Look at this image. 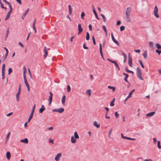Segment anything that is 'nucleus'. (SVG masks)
I'll return each instance as SVG.
<instances>
[{
    "label": "nucleus",
    "instance_id": "69168bd1",
    "mask_svg": "<svg viewBox=\"0 0 161 161\" xmlns=\"http://www.w3.org/2000/svg\"><path fill=\"white\" fill-rule=\"evenodd\" d=\"M4 2H5L6 4H7L8 5H10V3L9 2H8L7 1H6H6H5Z\"/></svg>",
    "mask_w": 161,
    "mask_h": 161
},
{
    "label": "nucleus",
    "instance_id": "13d9d810",
    "mask_svg": "<svg viewBox=\"0 0 161 161\" xmlns=\"http://www.w3.org/2000/svg\"><path fill=\"white\" fill-rule=\"evenodd\" d=\"M19 44L21 47H24V45L20 42H19Z\"/></svg>",
    "mask_w": 161,
    "mask_h": 161
},
{
    "label": "nucleus",
    "instance_id": "a211bd4d",
    "mask_svg": "<svg viewBox=\"0 0 161 161\" xmlns=\"http://www.w3.org/2000/svg\"><path fill=\"white\" fill-rule=\"evenodd\" d=\"M6 157L8 160H9L11 157V154L9 152H7L6 153Z\"/></svg>",
    "mask_w": 161,
    "mask_h": 161
},
{
    "label": "nucleus",
    "instance_id": "680f3d73",
    "mask_svg": "<svg viewBox=\"0 0 161 161\" xmlns=\"http://www.w3.org/2000/svg\"><path fill=\"white\" fill-rule=\"evenodd\" d=\"M134 51L137 53H140L141 52V51L140 49H137V50H135Z\"/></svg>",
    "mask_w": 161,
    "mask_h": 161
},
{
    "label": "nucleus",
    "instance_id": "864d4df0",
    "mask_svg": "<svg viewBox=\"0 0 161 161\" xmlns=\"http://www.w3.org/2000/svg\"><path fill=\"white\" fill-rule=\"evenodd\" d=\"M2 79H4L5 78V73L2 72Z\"/></svg>",
    "mask_w": 161,
    "mask_h": 161
},
{
    "label": "nucleus",
    "instance_id": "ea45409f",
    "mask_svg": "<svg viewBox=\"0 0 161 161\" xmlns=\"http://www.w3.org/2000/svg\"><path fill=\"white\" fill-rule=\"evenodd\" d=\"M92 40H93V44L94 45H96V41H95V38L94 36H93L92 37Z\"/></svg>",
    "mask_w": 161,
    "mask_h": 161
},
{
    "label": "nucleus",
    "instance_id": "0eeeda50",
    "mask_svg": "<svg viewBox=\"0 0 161 161\" xmlns=\"http://www.w3.org/2000/svg\"><path fill=\"white\" fill-rule=\"evenodd\" d=\"M108 60L111 63H114L115 67L118 69L119 70H120V68L116 61L112 60L111 59H109V58H108Z\"/></svg>",
    "mask_w": 161,
    "mask_h": 161
},
{
    "label": "nucleus",
    "instance_id": "20e7f679",
    "mask_svg": "<svg viewBox=\"0 0 161 161\" xmlns=\"http://www.w3.org/2000/svg\"><path fill=\"white\" fill-rule=\"evenodd\" d=\"M158 7L157 6H155L154 10V16L157 18H158L159 17V15L158 14Z\"/></svg>",
    "mask_w": 161,
    "mask_h": 161
},
{
    "label": "nucleus",
    "instance_id": "2eb2a0df",
    "mask_svg": "<svg viewBox=\"0 0 161 161\" xmlns=\"http://www.w3.org/2000/svg\"><path fill=\"white\" fill-rule=\"evenodd\" d=\"M121 53L124 56V62L125 63L127 59V55L125 53H124L123 51H121Z\"/></svg>",
    "mask_w": 161,
    "mask_h": 161
},
{
    "label": "nucleus",
    "instance_id": "de8ad7c7",
    "mask_svg": "<svg viewBox=\"0 0 161 161\" xmlns=\"http://www.w3.org/2000/svg\"><path fill=\"white\" fill-rule=\"evenodd\" d=\"M86 44L85 43H83V48H84L85 49H88V47H86Z\"/></svg>",
    "mask_w": 161,
    "mask_h": 161
},
{
    "label": "nucleus",
    "instance_id": "9d476101",
    "mask_svg": "<svg viewBox=\"0 0 161 161\" xmlns=\"http://www.w3.org/2000/svg\"><path fill=\"white\" fill-rule=\"evenodd\" d=\"M4 48L6 50V53H5V55L3 58V61L5 60V59L6 58L8 53V49L6 47H4Z\"/></svg>",
    "mask_w": 161,
    "mask_h": 161
},
{
    "label": "nucleus",
    "instance_id": "8fccbe9b",
    "mask_svg": "<svg viewBox=\"0 0 161 161\" xmlns=\"http://www.w3.org/2000/svg\"><path fill=\"white\" fill-rule=\"evenodd\" d=\"M115 44H116L118 46H119V42L116 40L114 42Z\"/></svg>",
    "mask_w": 161,
    "mask_h": 161
},
{
    "label": "nucleus",
    "instance_id": "49530a36",
    "mask_svg": "<svg viewBox=\"0 0 161 161\" xmlns=\"http://www.w3.org/2000/svg\"><path fill=\"white\" fill-rule=\"evenodd\" d=\"M1 8H3V9H5V10H6L7 9V8L5 7H4L3 5V4L2 3H1Z\"/></svg>",
    "mask_w": 161,
    "mask_h": 161
},
{
    "label": "nucleus",
    "instance_id": "c03bdc74",
    "mask_svg": "<svg viewBox=\"0 0 161 161\" xmlns=\"http://www.w3.org/2000/svg\"><path fill=\"white\" fill-rule=\"evenodd\" d=\"M125 27L124 26H122L120 27V31H122L125 30Z\"/></svg>",
    "mask_w": 161,
    "mask_h": 161
},
{
    "label": "nucleus",
    "instance_id": "e433bc0d",
    "mask_svg": "<svg viewBox=\"0 0 161 161\" xmlns=\"http://www.w3.org/2000/svg\"><path fill=\"white\" fill-rule=\"evenodd\" d=\"M8 74L9 75L12 72V69L11 68H9L8 70Z\"/></svg>",
    "mask_w": 161,
    "mask_h": 161
},
{
    "label": "nucleus",
    "instance_id": "412c9836",
    "mask_svg": "<svg viewBox=\"0 0 161 161\" xmlns=\"http://www.w3.org/2000/svg\"><path fill=\"white\" fill-rule=\"evenodd\" d=\"M66 99V96L64 95L62 98V103L63 105H65V102Z\"/></svg>",
    "mask_w": 161,
    "mask_h": 161
},
{
    "label": "nucleus",
    "instance_id": "9b49d317",
    "mask_svg": "<svg viewBox=\"0 0 161 161\" xmlns=\"http://www.w3.org/2000/svg\"><path fill=\"white\" fill-rule=\"evenodd\" d=\"M92 7L93 8V12L94 14L95 15L96 18L97 19H98V20L99 19V17L98 16L96 12V10H95V9L94 8V6L93 5H92Z\"/></svg>",
    "mask_w": 161,
    "mask_h": 161
},
{
    "label": "nucleus",
    "instance_id": "e2e57ef3",
    "mask_svg": "<svg viewBox=\"0 0 161 161\" xmlns=\"http://www.w3.org/2000/svg\"><path fill=\"white\" fill-rule=\"evenodd\" d=\"M12 114H13V113L11 112V113H10L8 114H7V116L8 117V116H9L12 115Z\"/></svg>",
    "mask_w": 161,
    "mask_h": 161
},
{
    "label": "nucleus",
    "instance_id": "393cba45",
    "mask_svg": "<svg viewBox=\"0 0 161 161\" xmlns=\"http://www.w3.org/2000/svg\"><path fill=\"white\" fill-rule=\"evenodd\" d=\"M155 114L154 112H152L147 114L146 115L147 116H151Z\"/></svg>",
    "mask_w": 161,
    "mask_h": 161
},
{
    "label": "nucleus",
    "instance_id": "b1692460",
    "mask_svg": "<svg viewBox=\"0 0 161 161\" xmlns=\"http://www.w3.org/2000/svg\"><path fill=\"white\" fill-rule=\"evenodd\" d=\"M93 125L94 126H96L97 128H98L100 127V125L99 124H98L97 122L96 121H95L94 122Z\"/></svg>",
    "mask_w": 161,
    "mask_h": 161
},
{
    "label": "nucleus",
    "instance_id": "58836bf2",
    "mask_svg": "<svg viewBox=\"0 0 161 161\" xmlns=\"http://www.w3.org/2000/svg\"><path fill=\"white\" fill-rule=\"evenodd\" d=\"M45 109V108H41L39 110V112L40 113H42L43 112L44 110Z\"/></svg>",
    "mask_w": 161,
    "mask_h": 161
},
{
    "label": "nucleus",
    "instance_id": "72a5a7b5",
    "mask_svg": "<svg viewBox=\"0 0 161 161\" xmlns=\"http://www.w3.org/2000/svg\"><path fill=\"white\" fill-rule=\"evenodd\" d=\"M156 46L158 49H161V45L159 43H156Z\"/></svg>",
    "mask_w": 161,
    "mask_h": 161
},
{
    "label": "nucleus",
    "instance_id": "aec40b11",
    "mask_svg": "<svg viewBox=\"0 0 161 161\" xmlns=\"http://www.w3.org/2000/svg\"><path fill=\"white\" fill-rule=\"evenodd\" d=\"M69 14L70 15H71L72 14V9L71 6L70 5H68Z\"/></svg>",
    "mask_w": 161,
    "mask_h": 161
},
{
    "label": "nucleus",
    "instance_id": "1a4fd4ad",
    "mask_svg": "<svg viewBox=\"0 0 161 161\" xmlns=\"http://www.w3.org/2000/svg\"><path fill=\"white\" fill-rule=\"evenodd\" d=\"M99 49H100V53L101 55L102 58L104 60L105 59L103 57V53L102 52V46L101 44H99Z\"/></svg>",
    "mask_w": 161,
    "mask_h": 161
},
{
    "label": "nucleus",
    "instance_id": "052dcab7",
    "mask_svg": "<svg viewBox=\"0 0 161 161\" xmlns=\"http://www.w3.org/2000/svg\"><path fill=\"white\" fill-rule=\"evenodd\" d=\"M120 23H121L120 21V20H118L117 22L116 25H119L120 24Z\"/></svg>",
    "mask_w": 161,
    "mask_h": 161
},
{
    "label": "nucleus",
    "instance_id": "5fc2aeb1",
    "mask_svg": "<svg viewBox=\"0 0 161 161\" xmlns=\"http://www.w3.org/2000/svg\"><path fill=\"white\" fill-rule=\"evenodd\" d=\"M10 134V132H9L7 135L6 138L7 139H8L9 136Z\"/></svg>",
    "mask_w": 161,
    "mask_h": 161
},
{
    "label": "nucleus",
    "instance_id": "6e6552de",
    "mask_svg": "<svg viewBox=\"0 0 161 161\" xmlns=\"http://www.w3.org/2000/svg\"><path fill=\"white\" fill-rule=\"evenodd\" d=\"M78 34H80L83 31V29L81 27V25L80 24H79L78 25Z\"/></svg>",
    "mask_w": 161,
    "mask_h": 161
},
{
    "label": "nucleus",
    "instance_id": "603ef678",
    "mask_svg": "<svg viewBox=\"0 0 161 161\" xmlns=\"http://www.w3.org/2000/svg\"><path fill=\"white\" fill-rule=\"evenodd\" d=\"M8 33H9V29H8L7 30V31L6 34V35L5 39H6L7 37L8 36Z\"/></svg>",
    "mask_w": 161,
    "mask_h": 161
},
{
    "label": "nucleus",
    "instance_id": "338daca9",
    "mask_svg": "<svg viewBox=\"0 0 161 161\" xmlns=\"http://www.w3.org/2000/svg\"><path fill=\"white\" fill-rule=\"evenodd\" d=\"M49 130H52L53 129V127H51L48 128Z\"/></svg>",
    "mask_w": 161,
    "mask_h": 161
},
{
    "label": "nucleus",
    "instance_id": "774afa93",
    "mask_svg": "<svg viewBox=\"0 0 161 161\" xmlns=\"http://www.w3.org/2000/svg\"><path fill=\"white\" fill-rule=\"evenodd\" d=\"M144 161H152V160L151 159H146Z\"/></svg>",
    "mask_w": 161,
    "mask_h": 161
},
{
    "label": "nucleus",
    "instance_id": "0e129e2a",
    "mask_svg": "<svg viewBox=\"0 0 161 161\" xmlns=\"http://www.w3.org/2000/svg\"><path fill=\"white\" fill-rule=\"evenodd\" d=\"M89 30L90 31H91L92 30V26L91 25H89Z\"/></svg>",
    "mask_w": 161,
    "mask_h": 161
},
{
    "label": "nucleus",
    "instance_id": "39448f33",
    "mask_svg": "<svg viewBox=\"0 0 161 161\" xmlns=\"http://www.w3.org/2000/svg\"><path fill=\"white\" fill-rule=\"evenodd\" d=\"M52 111L53 112H58L59 113H61L64 112V109L63 108H60L53 109Z\"/></svg>",
    "mask_w": 161,
    "mask_h": 161
},
{
    "label": "nucleus",
    "instance_id": "bf43d9fd",
    "mask_svg": "<svg viewBox=\"0 0 161 161\" xmlns=\"http://www.w3.org/2000/svg\"><path fill=\"white\" fill-rule=\"evenodd\" d=\"M112 129H111L110 130L109 132V133H108V136L110 137V135L111 134V132H112Z\"/></svg>",
    "mask_w": 161,
    "mask_h": 161
},
{
    "label": "nucleus",
    "instance_id": "f3484780",
    "mask_svg": "<svg viewBox=\"0 0 161 161\" xmlns=\"http://www.w3.org/2000/svg\"><path fill=\"white\" fill-rule=\"evenodd\" d=\"M12 12V11H11V10H10L8 12L5 19V20H7L10 17V14Z\"/></svg>",
    "mask_w": 161,
    "mask_h": 161
},
{
    "label": "nucleus",
    "instance_id": "4c0bfd02",
    "mask_svg": "<svg viewBox=\"0 0 161 161\" xmlns=\"http://www.w3.org/2000/svg\"><path fill=\"white\" fill-rule=\"evenodd\" d=\"M67 91L68 92H69L71 91V88L69 85H68L67 86Z\"/></svg>",
    "mask_w": 161,
    "mask_h": 161
},
{
    "label": "nucleus",
    "instance_id": "79ce46f5",
    "mask_svg": "<svg viewBox=\"0 0 161 161\" xmlns=\"http://www.w3.org/2000/svg\"><path fill=\"white\" fill-rule=\"evenodd\" d=\"M149 46H150V47L151 48L153 47V43L152 42H149Z\"/></svg>",
    "mask_w": 161,
    "mask_h": 161
},
{
    "label": "nucleus",
    "instance_id": "473e14b6",
    "mask_svg": "<svg viewBox=\"0 0 161 161\" xmlns=\"http://www.w3.org/2000/svg\"><path fill=\"white\" fill-rule=\"evenodd\" d=\"M33 114H30V116L29 117V119H28V122H30V121H31V119L32 118L33 116Z\"/></svg>",
    "mask_w": 161,
    "mask_h": 161
},
{
    "label": "nucleus",
    "instance_id": "cd10ccee",
    "mask_svg": "<svg viewBox=\"0 0 161 161\" xmlns=\"http://www.w3.org/2000/svg\"><path fill=\"white\" fill-rule=\"evenodd\" d=\"M5 64H3L2 68V72L5 73Z\"/></svg>",
    "mask_w": 161,
    "mask_h": 161
},
{
    "label": "nucleus",
    "instance_id": "c756f323",
    "mask_svg": "<svg viewBox=\"0 0 161 161\" xmlns=\"http://www.w3.org/2000/svg\"><path fill=\"white\" fill-rule=\"evenodd\" d=\"M91 90L89 89L86 91V93L89 96H90L91 94Z\"/></svg>",
    "mask_w": 161,
    "mask_h": 161
},
{
    "label": "nucleus",
    "instance_id": "6ab92c4d",
    "mask_svg": "<svg viewBox=\"0 0 161 161\" xmlns=\"http://www.w3.org/2000/svg\"><path fill=\"white\" fill-rule=\"evenodd\" d=\"M29 10V8H28L27 10H26V11L25 12V13H24L22 15V16L21 17V18L23 19H24V17H25L26 15L27 14Z\"/></svg>",
    "mask_w": 161,
    "mask_h": 161
},
{
    "label": "nucleus",
    "instance_id": "a878e982",
    "mask_svg": "<svg viewBox=\"0 0 161 161\" xmlns=\"http://www.w3.org/2000/svg\"><path fill=\"white\" fill-rule=\"evenodd\" d=\"M142 55L145 59H146L147 58V51L144 52L142 54Z\"/></svg>",
    "mask_w": 161,
    "mask_h": 161
},
{
    "label": "nucleus",
    "instance_id": "bb28decb",
    "mask_svg": "<svg viewBox=\"0 0 161 161\" xmlns=\"http://www.w3.org/2000/svg\"><path fill=\"white\" fill-rule=\"evenodd\" d=\"M74 137L75 139H79V137L78 135L77 132L76 131H75L74 133Z\"/></svg>",
    "mask_w": 161,
    "mask_h": 161
},
{
    "label": "nucleus",
    "instance_id": "ddd939ff",
    "mask_svg": "<svg viewBox=\"0 0 161 161\" xmlns=\"http://www.w3.org/2000/svg\"><path fill=\"white\" fill-rule=\"evenodd\" d=\"M61 153H59L57 154V156L55 158V160L56 161H58L60 159V158L61 156Z\"/></svg>",
    "mask_w": 161,
    "mask_h": 161
},
{
    "label": "nucleus",
    "instance_id": "c9c22d12",
    "mask_svg": "<svg viewBox=\"0 0 161 161\" xmlns=\"http://www.w3.org/2000/svg\"><path fill=\"white\" fill-rule=\"evenodd\" d=\"M138 61H139V63L141 65V66L143 68H144V66L142 63V61L141 60H139Z\"/></svg>",
    "mask_w": 161,
    "mask_h": 161
},
{
    "label": "nucleus",
    "instance_id": "4be33fe9",
    "mask_svg": "<svg viewBox=\"0 0 161 161\" xmlns=\"http://www.w3.org/2000/svg\"><path fill=\"white\" fill-rule=\"evenodd\" d=\"M20 142H23L25 143H28V140L27 138H26L24 139L21 140Z\"/></svg>",
    "mask_w": 161,
    "mask_h": 161
},
{
    "label": "nucleus",
    "instance_id": "6e6d98bb",
    "mask_svg": "<svg viewBox=\"0 0 161 161\" xmlns=\"http://www.w3.org/2000/svg\"><path fill=\"white\" fill-rule=\"evenodd\" d=\"M110 106H114V102H113V101H111L110 103Z\"/></svg>",
    "mask_w": 161,
    "mask_h": 161
},
{
    "label": "nucleus",
    "instance_id": "f257e3e1",
    "mask_svg": "<svg viewBox=\"0 0 161 161\" xmlns=\"http://www.w3.org/2000/svg\"><path fill=\"white\" fill-rule=\"evenodd\" d=\"M23 77H24V83L27 87L28 89V92H29L30 91V87L29 84L28 83V81L27 80V79H26V75H25V72L26 71V69L25 67H23Z\"/></svg>",
    "mask_w": 161,
    "mask_h": 161
},
{
    "label": "nucleus",
    "instance_id": "4d7b16f0",
    "mask_svg": "<svg viewBox=\"0 0 161 161\" xmlns=\"http://www.w3.org/2000/svg\"><path fill=\"white\" fill-rule=\"evenodd\" d=\"M127 139L129 140H133V141L136 140L135 139L132 138H130L129 137H127Z\"/></svg>",
    "mask_w": 161,
    "mask_h": 161
},
{
    "label": "nucleus",
    "instance_id": "7c9ffc66",
    "mask_svg": "<svg viewBox=\"0 0 161 161\" xmlns=\"http://www.w3.org/2000/svg\"><path fill=\"white\" fill-rule=\"evenodd\" d=\"M86 39L87 40H89L90 38V34L88 32H86Z\"/></svg>",
    "mask_w": 161,
    "mask_h": 161
},
{
    "label": "nucleus",
    "instance_id": "f8f14e48",
    "mask_svg": "<svg viewBox=\"0 0 161 161\" xmlns=\"http://www.w3.org/2000/svg\"><path fill=\"white\" fill-rule=\"evenodd\" d=\"M21 90L20 89H18V92L16 95V98L17 100L19 102V96Z\"/></svg>",
    "mask_w": 161,
    "mask_h": 161
},
{
    "label": "nucleus",
    "instance_id": "09e8293b",
    "mask_svg": "<svg viewBox=\"0 0 161 161\" xmlns=\"http://www.w3.org/2000/svg\"><path fill=\"white\" fill-rule=\"evenodd\" d=\"M135 91V89L132 90L129 94V95L131 97L132 93Z\"/></svg>",
    "mask_w": 161,
    "mask_h": 161
},
{
    "label": "nucleus",
    "instance_id": "423d86ee",
    "mask_svg": "<svg viewBox=\"0 0 161 161\" xmlns=\"http://www.w3.org/2000/svg\"><path fill=\"white\" fill-rule=\"evenodd\" d=\"M132 60V58L130 55V53H129L128 56V64L130 67H132L133 66Z\"/></svg>",
    "mask_w": 161,
    "mask_h": 161
},
{
    "label": "nucleus",
    "instance_id": "3c124183",
    "mask_svg": "<svg viewBox=\"0 0 161 161\" xmlns=\"http://www.w3.org/2000/svg\"><path fill=\"white\" fill-rule=\"evenodd\" d=\"M28 71L29 74L30 75V76L31 78L32 79V75H31V71H30L29 69H28Z\"/></svg>",
    "mask_w": 161,
    "mask_h": 161
},
{
    "label": "nucleus",
    "instance_id": "a19ab883",
    "mask_svg": "<svg viewBox=\"0 0 161 161\" xmlns=\"http://www.w3.org/2000/svg\"><path fill=\"white\" fill-rule=\"evenodd\" d=\"M114 115H115L116 118L117 119L119 116V114L117 112H116L114 113Z\"/></svg>",
    "mask_w": 161,
    "mask_h": 161
},
{
    "label": "nucleus",
    "instance_id": "c85d7f7f",
    "mask_svg": "<svg viewBox=\"0 0 161 161\" xmlns=\"http://www.w3.org/2000/svg\"><path fill=\"white\" fill-rule=\"evenodd\" d=\"M108 88L109 89H112V90H113V92H114L115 91V87L111 86H108Z\"/></svg>",
    "mask_w": 161,
    "mask_h": 161
},
{
    "label": "nucleus",
    "instance_id": "4468645a",
    "mask_svg": "<svg viewBox=\"0 0 161 161\" xmlns=\"http://www.w3.org/2000/svg\"><path fill=\"white\" fill-rule=\"evenodd\" d=\"M43 51L45 53L43 56L44 58H46L48 54V52L47 50V47H44Z\"/></svg>",
    "mask_w": 161,
    "mask_h": 161
},
{
    "label": "nucleus",
    "instance_id": "7ed1b4c3",
    "mask_svg": "<svg viewBox=\"0 0 161 161\" xmlns=\"http://www.w3.org/2000/svg\"><path fill=\"white\" fill-rule=\"evenodd\" d=\"M142 73L140 68L137 67L136 69V75L137 77L141 80H143L142 77Z\"/></svg>",
    "mask_w": 161,
    "mask_h": 161
},
{
    "label": "nucleus",
    "instance_id": "a18cd8bd",
    "mask_svg": "<svg viewBox=\"0 0 161 161\" xmlns=\"http://www.w3.org/2000/svg\"><path fill=\"white\" fill-rule=\"evenodd\" d=\"M156 52L159 55H160L161 53V50H159L158 49L156 50Z\"/></svg>",
    "mask_w": 161,
    "mask_h": 161
},
{
    "label": "nucleus",
    "instance_id": "2f4dec72",
    "mask_svg": "<svg viewBox=\"0 0 161 161\" xmlns=\"http://www.w3.org/2000/svg\"><path fill=\"white\" fill-rule=\"evenodd\" d=\"M101 16L102 17L104 22H105L106 21V19L104 15L103 14H101Z\"/></svg>",
    "mask_w": 161,
    "mask_h": 161
},
{
    "label": "nucleus",
    "instance_id": "5701e85b",
    "mask_svg": "<svg viewBox=\"0 0 161 161\" xmlns=\"http://www.w3.org/2000/svg\"><path fill=\"white\" fill-rule=\"evenodd\" d=\"M71 141L72 143H75L76 142V140L73 136L71 137Z\"/></svg>",
    "mask_w": 161,
    "mask_h": 161
},
{
    "label": "nucleus",
    "instance_id": "f704fd0d",
    "mask_svg": "<svg viewBox=\"0 0 161 161\" xmlns=\"http://www.w3.org/2000/svg\"><path fill=\"white\" fill-rule=\"evenodd\" d=\"M160 141H158L157 142L158 147L159 149H161V146L160 145Z\"/></svg>",
    "mask_w": 161,
    "mask_h": 161
},
{
    "label": "nucleus",
    "instance_id": "37998d69",
    "mask_svg": "<svg viewBox=\"0 0 161 161\" xmlns=\"http://www.w3.org/2000/svg\"><path fill=\"white\" fill-rule=\"evenodd\" d=\"M85 13L84 12H82L81 14V17L82 19H84L83 17L85 16Z\"/></svg>",
    "mask_w": 161,
    "mask_h": 161
},
{
    "label": "nucleus",
    "instance_id": "dca6fc26",
    "mask_svg": "<svg viewBox=\"0 0 161 161\" xmlns=\"http://www.w3.org/2000/svg\"><path fill=\"white\" fill-rule=\"evenodd\" d=\"M123 75H125V77L124 78V80L126 81V82H127V83H128V80L127 79V78H128V76H129V75L128 74H125V73H123Z\"/></svg>",
    "mask_w": 161,
    "mask_h": 161
},
{
    "label": "nucleus",
    "instance_id": "f03ea898",
    "mask_svg": "<svg viewBox=\"0 0 161 161\" xmlns=\"http://www.w3.org/2000/svg\"><path fill=\"white\" fill-rule=\"evenodd\" d=\"M131 12V8L130 7L127 8L125 11L126 20L127 23H129L131 21L130 18V15Z\"/></svg>",
    "mask_w": 161,
    "mask_h": 161
}]
</instances>
